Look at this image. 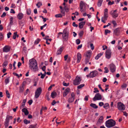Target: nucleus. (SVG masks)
<instances>
[{
  "label": "nucleus",
  "mask_w": 128,
  "mask_h": 128,
  "mask_svg": "<svg viewBox=\"0 0 128 128\" xmlns=\"http://www.w3.org/2000/svg\"><path fill=\"white\" fill-rule=\"evenodd\" d=\"M29 62L30 68L34 72H36L38 68L36 60L32 58L30 60Z\"/></svg>",
  "instance_id": "1"
},
{
  "label": "nucleus",
  "mask_w": 128,
  "mask_h": 128,
  "mask_svg": "<svg viewBox=\"0 0 128 128\" xmlns=\"http://www.w3.org/2000/svg\"><path fill=\"white\" fill-rule=\"evenodd\" d=\"M116 122L115 121L112 119L108 120L105 122L106 126L108 128L114 126H115Z\"/></svg>",
  "instance_id": "2"
},
{
  "label": "nucleus",
  "mask_w": 128,
  "mask_h": 128,
  "mask_svg": "<svg viewBox=\"0 0 128 128\" xmlns=\"http://www.w3.org/2000/svg\"><path fill=\"white\" fill-rule=\"evenodd\" d=\"M81 80L82 78L78 76H77L75 79L73 81V84L74 85H78L80 84Z\"/></svg>",
  "instance_id": "3"
},
{
  "label": "nucleus",
  "mask_w": 128,
  "mask_h": 128,
  "mask_svg": "<svg viewBox=\"0 0 128 128\" xmlns=\"http://www.w3.org/2000/svg\"><path fill=\"white\" fill-rule=\"evenodd\" d=\"M42 90V88L40 87L38 88L37 89L35 93L34 98H37L39 97L41 94Z\"/></svg>",
  "instance_id": "4"
},
{
  "label": "nucleus",
  "mask_w": 128,
  "mask_h": 128,
  "mask_svg": "<svg viewBox=\"0 0 128 128\" xmlns=\"http://www.w3.org/2000/svg\"><path fill=\"white\" fill-rule=\"evenodd\" d=\"M117 107L118 109L121 110H124L125 109V107L124 104L121 102L118 103Z\"/></svg>",
  "instance_id": "5"
},
{
  "label": "nucleus",
  "mask_w": 128,
  "mask_h": 128,
  "mask_svg": "<svg viewBox=\"0 0 128 128\" xmlns=\"http://www.w3.org/2000/svg\"><path fill=\"white\" fill-rule=\"evenodd\" d=\"M108 10L107 8H106L104 10V12L103 16L101 18V20H106L108 17Z\"/></svg>",
  "instance_id": "6"
},
{
  "label": "nucleus",
  "mask_w": 128,
  "mask_h": 128,
  "mask_svg": "<svg viewBox=\"0 0 128 128\" xmlns=\"http://www.w3.org/2000/svg\"><path fill=\"white\" fill-rule=\"evenodd\" d=\"M71 97L69 98L68 101L69 103H72L74 100L75 95L74 92H72L71 94Z\"/></svg>",
  "instance_id": "7"
},
{
  "label": "nucleus",
  "mask_w": 128,
  "mask_h": 128,
  "mask_svg": "<svg viewBox=\"0 0 128 128\" xmlns=\"http://www.w3.org/2000/svg\"><path fill=\"white\" fill-rule=\"evenodd\" d=\"M11 47L8 45L5 46L3 48V51L4 52H10Z\"/></svg>",
  "instance_id": "8"
},
{
  "label": "nucleus",
  "mask_w": 128,
  "mask_h": 128,
  "mask_svg": "<svg viewBox=\"0 0 128 128\" xmlns=\"http://www.w3.org/2000/svg\"><path fill=\"white\" fill-rule=\"evenodd\" d=\"M112 52L110 49L107 50L106 52V57L108 59H109L111 56Z\"/></svg>",
  "instance_id": "9"
},
{
  "label": "nucleus",
  "mask_w": 128,
  "mask_h": 128,
  "mask_svg": "<svg viewBox=\"0 0 128 128\" xmlns=\"http://www.w3.org/2000/svg\"><path fill=\"white\" fill-rule=\"evenodd\" d=\"M110 68L111 72H114L116 70V67L115 65L113 64H112L110 65Z\"/></svg>",
  "instance_id": "10"
},
{
  "label": "nucleus",
  "mask_w": 128,
  "mask_h": 128,
  "mask_svg": "<svg viewBox=\"0 0 128 128\" xmlns=\"http://www.w3.org/2000/svg\"><path fill=\"white\" fill-rule=\"evenodd\" d=\"M96 75V72L95 71H93L90 72L89 75H87V77L93 78L95 77Z\"/></svg>",
  "instance_id": "11"
},
{
  "label": "nucleus",
  "mask_w": 128,
  "mask_h": 128,
  "mask_svg": "<svg viewBox=\"0 0 128 128\" xmlns=\"http://www.w3.org/2000/svg\"><path fill=\"white\" fill-rule=\"evenodd\" d=\"M103 119L104 118L102 116H100L96 123V124L98 125H100L102 124L103 123Z\"/></svg>",
  "instance_id": "12"
},
{
  "label": "nucleus",
  "mask_w": 128,
  "mask_h": 128,
  "mask_svg": "<svg viewBox=\"0 0 128 128\" xmlns=\"http://www.w3.org/2000/svg\"><path fill=\"white\" fill-rule=\"evenodd\" d=\"M85 4L82 1L80 2V11L82 12H84V7Z\"/></svg>",
  "instance_id": "13"
},
{
  "label": "nucleus",
  "mask_w": 128,
  "mask_h": 128,
  "mask_svg": "<svg viewBox=\"0 0 128 128\" xmlns=\"http://www.w3.org/2000/svg\"><path fill=\"white\" fill-rule=\"evenodd\" d=\"M120 28H117L115 29L114 31L113 34L115 35L118 36L120 34Z\"/></svg>",
  "instance_id": "14"
},
{
  "label": "nucleus",
  "mask_w": 128,
  "mask_h": 128,
  "mask_svg": "<svg viewBox=\"0 0 128 128\" xmlns=\"http://www.w3.org/2000/svg\"><path fill=\"white\" fill-rule=\"evenodd\" d=\"M63 33H62V32H59L58 34V38L59 37V36L60 34H69V32L67 30L66 28H65L64 30L63 31Z\"/></svg>",
  "instance_id": "15"
},
{
  "label": "nucleus",
  "mask_w": 128,
  "mask_h": 128,
  "mask_svg": "<svg viewBox=\"0 0 128 128\" xmlns=\"http://www.w3.org/2000/svg\"><path fill=\"white\" fill-rule=\"evenodd\" d=\"M25 85L24 82L22 83V85L19 87V92L20 93L23 92L24 90Z\"/></svg>",
  "instance_id": "16"
},
{
  "label": "nucleus",
  "mask_w": 128,
  "mask_h": 128,
  "mask_svg": "<svg viewBox=\"0 0 128 128\" xmlns=\"http://www.w3.org/2000/svg\"><path fill=\"white\" fill-rule=\"evenodd\" d=\"M70 90L69 88H68L65 90L63 93V96L65 97L68 94Z\"/></svg>",
  "instance_id": "17"
},
{
  "label": "nucleus",
  "mask_w": 128,
  "mask_h": 128,
  "mask_svg": "<svg viewBox=\"0 0 128 128\" xmlns=\"http://www.w3.org/2000/svg\"><path fill=\"white\" fill-rule=\"evenodd\" d=\"M77 60L76 62L77 63H79L82 58V56L80 52H78L77 54Z\"/></svg>",
  "instance_id": "18"
},
{
  "label": "nucleus",
  "mask_w": 128,
  "mask_h": 128,
  "mask_svg": "<svg viewBox=\"0 0 128 128\" xmlns=\"http://www.w3.org/2000/svg\"><path fill=\"white\" fill-rule=\"evenodd\" d=\"M92 52V51L91 50L87 51L85 54L86 57L87 58H90Z\"/></svg>",
  "instance_id": "19"
},
{
  "label": "nucleus",
  "mask_w": 128,
  "mask_h": 128,
  "mask_svg": "<svg viewBox=\"0 0 128 128\" xmlns=\"http://www.w3.org/2000/svg\"><path fill=\"white\" fill-rule=\"evenodd\" d=\"M64 49V48L63 47H60V48L57 50L56 52V54L58 55L60 54Z\"/></svg>",
  "instance_id": "20"
},
{
  "label": "nucleus",
  "mask_w": 128,
  "mask_h": 128,
  "mask_svg": "<svg viewBox=\"0 0 128 128\" xmlns=\"http://www.w3.org/2000/svg\"><path fill=\"white\" fill-rule=\"evenodd\" d=\"M112 11H111L110 12V14H111L113 17L114 18H116L118 16V14L117 12H112Z\"/></svg>",
  "instance_id": "21"
},
{
  "label": "nucleus",
  "mask_w": 128,
  "mask_h": 128,
  "mask_svg": "<svg viewBox=\"0 0 128 128\" xmlns=\"http://www.w3.org/2000/svg\"><path fill=\"white\" fill-rule=\"evenodd\" d=\"M85 22H80L79 24V28L80 29L82 28L85 25Z\"/></svg>",
  "instance_id": "22"
},
{
  "label": "nucleus",
  "mask_w": 128,
  "mask_h": 128,
  "mask_svg": "<svg viewBox=\"0 0 128 128\" xmlns=\"http://www.w3.org/2000/svg\"><path fill=\"white\" fill-rule=\"evenodd\" d=\"M62 38L64 41H67L68 37V34H62Z\"/></svg>",
  "instance_id": "23"
},
{
  "label": "nucleus",
  "mask_w": 128,
  "mask_h": 128,
  "mask_svg": "<svg viewBox=\"0 0 128 128\" xmlns=\"http://www.w3.org/2000/svg\"><path fill=\"white\" fill-rule=\"evenodd\" d=\"M102 99V96L99 93H96V100H101Z\"/></svg>",
  "instance_id": "24"
},
{
  "label": "nucleus",
  "mask_w": 128,
  "mask_h": 128,
  "mask_svg": "<svg viewBox=\"0 0 128 128\" xmlns=\"http://www.w3.org/2000/svg\"><path fill=\"white\" fill-rule=\"evenodd\" d=\"M22 112L24 113L25 115H27L29 114V112L25 108H24L22 109Z\"/></svg>",
  "instance_id": "25"
},
{
  "label": "nucleus",
  "mask_w": 128,
  "mask_h": 128,
  "mask_svg": "<svg viewBox=\"0 0 128 128\" xmlns=\"http://www.w3.org/2000/svg\"><path fill=\"white\" fill-rule=\"evenodd\" d=\"M23 15L22 13H20L18 14L17 16V17L19 20H21L23 17Z\"/></svg>",
  "instance_id": "26"
},
{
  "label": "nucleus",
  "mask_w": 128,
  "mask_h": 128,
  "mask_svg": "<svg viewBox=\"0 0 128 128\" xmlns=\"http://www.w3.org/2000/svg\"><path fill=\"white\" fill-rule=\"evenodd\" d=\"M56 95L57 93L55 92H53L51 93V96L53 98H54Z\"/></svg>",
  "instance_id": "27"
},
{
  "label": "nucleus",
  "mask_w": 128,
  "mask_h": 128,
  "mask_svg": "<svg viewBox=\"0 0 128 128\" xmlns=\"http://www.w3.org/2000/svg\"><path fill=\"white\" fill-rule=\"evenodd\" d=\"M13 117L12 116H9L8 115L7 116L6 118V120L8 121L9 122L10 120H12Z\"/></svg>",
  "instance_id": "28"
},
{
  "label": "nucleus",
  "mask_w": 128,
  "mask_h": 128,
  "mask_svg": "<svg viewBox=\"0 0 128 128\" xmlns=\"http://www.w3.org/2000/svg\"><path fill=\"white\" fill-rule=\"evenodd\" d=\"M17 34V32H16L14 33L13 37V39H15L16 38V36H17V37H18V35Z\"/></svg>",
  "instance_id": "29"
},
{
  "label": "nucleus",
  "mask_w": 128,
  "mask_h": 128,
  "mask_svg": "<svg viewBox=\"0 0 128 128\" xmlns=\"http://www.w3.org/2000/svg\"><path fill=\"white\" fill-rule=\"evenodd\" d=\"M13 18L12 17H11L10 19V25H12L13 24Z\"/></svg>",
  "instance_id": "30"
},
{
  "label": "nucleus",
  "mask_w": 128,
  "mask_h": 128,
  "mask_svg": "<svg viewBox=\"0 0 128 128\" xmlns=\"http://www.w3.org/2000/svg\"><path fill=\"white\" fill-rule=\"evenodd\" d=\"M103 0H98V6H100L102 4Z\"/></svg>",
  "instance_id": "31"
},
{
  "label": "nucleus",
  "mask_w": 128,
  "mask_h": 128,
  "mask_svg": "<svg viewBox=\"0 0 128 128\" xmlns=\"http://www.w3.org/2000/svg\"><path fill=\"white\" fill-rule=\"evenodd\" d=\"M24 123L26 124L30 123V120H28L26 119H25L24 120Z\"/></svg>",
  "instance_id": "32"
},
{
  "label": "nucleus",
  "mask_w": 128,
  "mask_h": 128,
  "mask_svg": "<svg viewBox=\"0 0 128 128\" xmlns=\"http://www.w3.org/2000/svg\"><path fill=\"white\" fill-rule=\"evenodd\" d=\"M4 126L5 128H7L8 126L9 122L8 121L6 120L5 122Z\"/></svg>",
  "instance_id": "33"
},
{
  "label": "nucleus",
  "mask_w": 128,
  "mask_h": 128,
  "mask_svg": "<svg viewBox=\"0 0 128 128\" xmlns=\"http://www.w3.org/2000/svg\"><path fill=\"white\" fill-rule=\"evenodd\" d=\"M10 77L6 78L5 80V82L6 84H8L9 82Z\"/></svg>",
  "instance_id": "34"
},
{
  "label": "nucleus",
  "mask_w": 128,
  "mask_h": 128,
  "mask_svg": "<svg viewBox=\"0 0 128 128\" xmlns=\"http://www.w3.org/2000/svg\"><path fill=\"white\" fill-rule=\"evenodd\" d=\"M90 106L93 108H96V105L95 104L92 103L90 104Z\"/></svg>",
  "instance_id": "35"
},
{
  "label": "nucleus",
  "mask_w": 128,
  "mask_h": 128,
  "mask_svg": "<svg viewBox=\"0 0 128 128\" xmlns=\"http://www.w3.org/2000/svg\"><path fill=\"white\" fill-rule=\"evenodd\" d=\"M109 106V104L108 103L106 104L103 106V107L106 109L108 108Z\"/></svg>",
  "instance_id": "36"
},
{
  "label": "nucleus",
  "mask_w": 128,
  "mask_h": 128,
  "mask_svg": "<svg viewBox=\"0 0 128 128\" xmlns=\"http://www.w3.org/2000/svg\"><path fill=\"white\" fill-rule=\"evenodd\" d=\"M103 54V52H102L101 53L99 54L96 56V60L98 59Z\"/></svg>",
  "instance_id": "37"
},
{
  "label": "nucleus",
  "mask_w": 128,
  "mask_h": 128,
  "mask_svg": "<svg viewBox=\"0 0 128 128\" xmlns=\"http://www.w3.org/2000/svg\"><path fill=\"white\" fill-rule=\"evenodd\" d=\"M64 9L65 12H68L69 11V8L66 6H64Z\"/></svg>",
  "instance_id": "38"
},
{
  "label": "nucleus",
  "mask_w": 128,
  "mask_h": 128,
  "mask_svg": "<svg viewBox=\"0 0 128 128\" xmlns=\"http://www.w3.org/2000/svg\"><path fill=\"white\" fill-rule=\"evenodd\" d=\"M110 30L108 29H106L105 30V34L106 35L108 33H110Z\"/></svg>",
  "instance_id": "39"
},
{
  "label": "nucleus",
  "mask_w": 128,
  "mask_h": 128,
  "mask_svg": "<svg viewBox=\"0 0 128 128\" xmlns=\"http://www.w3.org/2000/svg\"><path fill=\"white\" fill-rule=\"evenodd\" d=\"M84 84H82L78 86L77 87V88L78 89H80L84 87Z\"/></svg>",
  "instance_id": "40"
},
{
  "label": "nucleus",
  "mask_w": 128,
  "mask_h": 128,
  "mask_svg": "<svg viewBox=\"0 0 128 128\" xmlns=\"http://www.w3.org/2000/svg\"><path fill=\"white\" fill-rule=\"evenodd\" d=\"M55 16L57 18H62V15L61 14H56L55 15Z\"/></svg>",
  "instance_id": "41"
},
{
  "label": "nucleus",
  "mask_w": 128,
  "mask_h": 128,
  "mask_svg": "<svg viewBox=\"0 0 128 128\" xmlns=\"http://www.w3.org/2000/svg\"><path fill=\"white\" fill-rule=\"evenodd\" d=\"M6 93L7 97L9 98L10 97V93L8 90H6Z\"/></svg>",
  "instance_id": "42"
},
{
  "label": "nucleus",
  "mask_w": 128,
  "mask_h": 128,
  "mask_svg": "<svg viewBox=\"0 0 128 128\" xmlns=\"http://www.w3.org/2000/svg\"><path fill=\"white\" fill-rule=\"evenodd\" d=\"M90 58H86L85 59L86 64H87L89 61Z\"/></svg>",
  "instance_id": "43"
},
{
  "label": "nucleus",
  "mask_w": 128,
  "mask_h": 128,
  "mask_svg": "<svg viewBox=\"0 0 128 128\" xmlns=\"http://www.w3.org/2000/svg\"><path fill=\"white\" fill-rule=\"evenodd\" d=\"M42 5V4L41 2H38L36 4V6L38 8H40V6Z\"/></svg>",
  "instance_id": "44"
},
{
  "label": "nucleus",
  "mask_w": 128,
  "mask_h": 128,
  "mask_svg": "<svg viewBox=\"0 0 128 128\" xmlns=\"http://www.w3.org/2000/svg\"><path fill=\"white\" fill-rule=\"evenodd\" d=\"M36 125H33L32 124L30 125L28 128H36Z\"/></svg>",
  "instance_id": "45"
},
{
  "label": "nucleus",
  "mask_w": 128,
  "mask_h": 128,
  "mask_svg": "<svg viewBox=\"0 0 128 128\" xmlns=\"http://www.w3.org/2000/svg\"><path fill=\"white\" fill-rule=\"evenodd\" d=\"M8 62L7 61L4 62L3 64V66L4 67H6L8 64Z\"/></svg>",
  "instance_id": "46"
},
{
  "label": "nucleus",
  "mask_w": 128,
  "mask_h": 128,
  "mask_svg": "<svg viewBox=\"0 0 128 128\" xmlns=\"http://www.w3.org/2000/svg\"><path fill=\"white\" fill-rule=\"evenodd\" d=\"M4 38V36L2 33H0V40H2Z\"/></svg>",
  "instance_id": "47"
},
{
  "label": "nucleus",
  "mask_w": 128,
  "mask_h": 128,
  "mask_svg": "<svg viewBox=\"0 0 128 128\" xmlns=\"http://www.w3.org/2000/svg\"><path fill=\"white\" fill-rule=\"evenodd\" d=\"M127 84H123L121 86V88H122L124 89L126 87Z\"/></svg>",
  "instance_id": "48"
},
{
  "label": "nucleus",
  "mask_w": 128,
  "mask_h": 128,
  "mask_svg": "<svg viewBox=\"0 0 128 128\" xmlns=\"http://www.w3.org/2000/svg\"><path fill=\"white\" fill-rule=\"evenodd\" d=\"M40 41V40L39 39H37L34 42V44H38L39 42Z\"/></svg>",
  "instance_id": "49"
},
{
  "label": "nucleus",
  "mask_w": 128,
  "mask_h": 128,
  "mask_svg": "<svg viewBox=\"0 0 128 128\" xmlns=\"http://www.w3.org/2000/svg\"><path fill=\"white\" fill-rule=\"evenodd\" d=\"M83 32L82 31H80L79 34V35L80 37H82L83 34Z\"/></svg>",
  "instance_id": "50"
},
{
  "label": "nucleus",
  "mask_w": 128,
  "mask_h": 128,
  "mask_svg": "<svg viewBox=\"0 0 128 128\" xmlns=\"http://www.w3.org/2000/svg\"><path fill=\"white\" fill-rule=\"evenodd\" d=\"M114 4V1H112V2H111V1H110L108 2V4L109 5H111Z\"/></svg>",
  "instance_id": "51"
},
{
  "label": "nucleus",
  "mask_w": 128,
  "mask_h": 128,
  "mask_svg": "<svg viewBox=\"0 0 128 128\" xmlns=\"http://www.w3.org/2000/svg\"><path fill=\"white\" fill-rule=\"evenodd\" d=\"M31 13L30 10V9H27V14L28 15H30Z\"/></svg>",
  "instance_id": "52"
},
{
  "label": "nucleus",
  "mask_w": 128,
  "mask_h": 128,
  "mask_svg": "<svg viewBox=\"0 0 128 128\" xmlns=\"http://www.w3.org/2000/svg\"><path fill=\"white\" fill-rule=\"evenodd\" d=\"M104 69L105 70V71L104 72V73H108V70L107 68L106 67H105Z\"/></svg>",
  "instance_id": "53"
},
{
  "label": "nucleus",
  "mask_w": 128,
  "mask_h": 128,
  "mask_svg": "<svg viewBox=\"0 0 128 128\" xmlns=\"http://www.w3.org/2000/svg\"><path fill=\"white\" fill-rule=\"evenodd\" d=\"M16 63V62L15 61H14V63L13 64V66L14 68L13 69V70H14L16 69V67L15 66V65Z\"/></svg>",
  "instance_id": "54"
},
{
  "label": "nucleus",
  "mask_w": 128,
  "mask_h": 128,
  "mask_svg": "<svg viewBox=\"0 0 128 128\" xmlns=\"http://www.w3.org/2000/svg\"><path fill=\"white\" fill-rule=\"evenodd\" d=\"M76 44H79L80 42V41L79 39H78L76 41Z\"/></svg>",
  "instance_id": "55"
},
{
  "label": "nucleus",
  "mask_w": 128,
  "mask_h": 128,
  "mask_svg": "<svg viewBox=\"0 0 128 128\" xmlns=\"http://www.w3.org/2000/svg\"><path fill=\"white\" fill-rule=\"evenodd\" d=\"M90 46L91 50H93L94 49V46H93V44L92 43H90Z\"/></svg>",
  "instance_id": "56"
},
{
  "label": "nucleus",
  "mask_w": 128,
  "mask_h": 128,
  "mask_svg": "<svg viewBox=\"0 0 128 128\" xmlns=\"http://www.w3.org/2000/svg\"><path fill=\"white\" fill-rule=\"evenodd\" d=\"M98 87L100 89V90H101V91L102 92H104V90L103 89H102L101 86V85L100 84H99L98 85Z\"/></svg>",
  "instance_id": "57"
},
{
  "label": "nucleus",
  "mask_w": 128,
  "mask_h": 128,
  "mask_svg": "<svg viewBox=\"0 0 128 128\" xmlns=\"http://www.w3.org/2000/svg\"><path fill=\"white\" fill-rule=\"evenodd\" d=\"M112 22L114 24V26H115L117 25V24L115 21L113 20L112 21Z\"/></svg>",
  "instance_id": "58"
},
{
  "label": "nucleus",
  "mask_w": 128,
  "mask_h": 128,
  "mask_svg": "<svg viewBox=\"0 0 128 128\" xmlns=\"http://www.w3.org/2000/svg\"><path fill=\"white\" fill-rule=\"evenodd\" d=\"M89 97V96L88 95L86 96L85 98L84 99V100H85L88 101V98Z\"/></svg>",
  "instance_id": "59"
},
{
  "label": "nucleus",
  "mask_w": 128,
  "mask_h": 128,
  "mask_svg": "<svg viewBox=\"0 0 128 128\" xmlns=\"http://www.w3.org/2000/svg\"><path fill=\"white\" fill-rule=\"evenodd\" d=\"M11 33L10 32L8 33L7 35L8 38H10V36L11 35Z\"/></svg>",
  "instance_id": "60"
},
{
  "label": "nucleus",
  "mask_w": 128,
  "mask_h": 128,
  "mask_svg": "<svg viewBox=\"0 0 128 128\" xmlns=\"http://www.w3.org/2000/svg\"><path fill=\"white\" fill-rule=\"evenodd\" d=\"M68 55H65L64 56V60L65 61L68 58Z\"/></svg>",
  "instance_id": "61"
},
{
  "label": "nucleus",
  "mask_w": 128,
  "mask_h": 128,
  "mask_svg": "<svg viewBox=\"0 0 128 128\" xmlns=\"http://www.w3.org/2000/svg\"><path fill=\"white\" fill-rule=\"evenodd\" d=\"M16 7V6L15 4H14L13 3L12 4H11V8H15Z\"/></svg>",
  "instance_id": "62"
},
{
  "label": "nucleus",
  "mask_w": 128,
  "mask_h": 128,
  "mask_svg": "<svg viewBox=\"0 0 128 128\" xmlns=\"http://www.w3.org/2000/svg\"><path fill=\"white\" fill-rule=\"evenodd\" d=\"M63 85L64 86H68L69 85V83H66V82H63Z\"/></svg>",
  "instance_id": "63"
},
{
  "label": "nucleus",
  "mask_w": 128,
  "mask_h": 128,
  "mask_svg": "<svg viewBox=\"0 0 128 128\" xmlns=\"http://www.w3.org/2000/svg\"><path fill=\"white\" fill-rule=\"evenodd\" d=\"M21 120L20 119V117H18L17 119V121L19 122H21Z\"/></svg>",
  "instance_id": "64"
}]
</instances>
